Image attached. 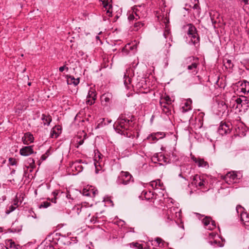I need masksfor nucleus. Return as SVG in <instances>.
<instances>
[{
  "mask_svg": "<svg viewBox=\"0 0 249 249\" xmlns=\"http://www.w3.org/2000/svg\"><path fill=\"white\" fill-rule=\"evenodd\" d=\"M134 116H131L130 119H128L125 117L123 115L120 116L116 122V128H115L116 131L121 135H125L124 131L129 129L130 127H133L132 122Z\"/></svg>",
  "mask_w": 249,
  "mask_h": 249,
  "instance_id": "f257e3e1",
  "label": "nucleus"
},
{
  "mask_svg": "<svg viewBox=\"0 0 249 249\" xmlns=\"http://www.w3.org/2000/svg\"><path fill=\"white\" fill-rule=\"evenodd\" d=\"M198 58H195L194 56L188 57L184 61V66H186L187 69L192 72L194 75L196 74L198 72Z\"/></svg>",
  "mask_w": 249,
  "mask_h": 249,
  "instance_id": "f03ea898",
  "label": "nucleus"
},
{
  "mask_svg": "<svg viewBox=\"0 0 249 249\" xmlns=\"http://www.w3.org/2000/svg\"><path fill=\"white\" fill-rule=\"evenodd\" d=\"M189 27L187 31L188 38L190 39L191 42L196 47L199 46V37L197 33L196 29L192 24H188Z\"/></svg>",
  "mask_w": 249,
  "mask_h": 249,
  "instance_id": "7ed1b4c3",
  "label": "nucleus"
},
{
  "mask_svg": "<svg viewBox=\"0 0 249 249\" xmlns=\"http://www.w3.org/2000/svg\"><path fill=\"white\" fill-rule=\"evenodd\" d=\"M134 182L133 176L128 172L121 171L116 180L118 185H126Z\"/></svg>",
  "mask_w": 249,
  "mask_h": 249,
  "instance_id": "20e7f679",
  "label": "nucleus"
},
{
  "mask_svg": "<svg viewBox=\"0 0 249 249\" xmlns=\"http://www.w3.org/2000/svg\"><path fill=\"white\" fill-rule=\"evenodd\" d=\"M231 125L230 123L221 122L218 131L222 135L228 134L231 132Z\"/></svg>",
  "mask_w": 249,
  "mask_h": 249,
  "instance_id": "39448f33",
  "label": "nucleus"
},
{
  "mask_svg": "<svg viewBox=\"0 0 249 249\" xmlns=\"http://www.w3.org/2000/svg\"><path fill=\"white\" fill-rule=\"evenodd\" d=\"M244 208L241 206H237L236 210L237 213H240V219L245 224L246 223L249 222V214L243 212Z\"/></svg>",
  "mask_w": 249,
  "mask_h": 249,
  "instance_id": "423d86ee",
  "label": "nucleus"
},
{
  "mask_svg": "<svg viewBox=\"0 0 249 249\" xmlns=\"http://www.w3.org/2000/svg\"><path fill=\"white\" fill-rule=\"evenodd\" d=\"M202 222L208 230H212L216 227L215 221L212 220L209 216L205 217L202 220Z\"/></svg>",
  "mask_w": 249,
  "mask_h": 249,
  "instance_id": "0eeeda50",
  "label": "nucleus"
},
{
  "mask_svg": "<svg viewBox=\"0 0 249 249\" xmlns=\"http://www.w3.org/2000/svg\"><path fill=\"white\" fill-rule=\"evenodd\" d=\"M193 160L197 164L199 167L209 168V165L207 161H205L203 159L200 158H196L194 156L192 157Z\"/></svg>",
  "mask_w": 249,
  "mask_h": 249,
  "instance_id": "6e6552de",
  "label": "nucleus"
},
{
  "mask_svg": "<svg viewBox=\"0 0 249 249\" xmlns=\"http://www.w3.org/2000/svg\"><path fill=\"white\" fill-rule=\"evenodd\" d=\"M112 99V95L109 92L104 93L101 96V103L105 106H107L110 104Z\"/></svg>",
  "mask_w": 249,
  "mask_h": 249,
  "instance_id": "1a4fd4ad",
  "label": "nucleus"
},
{
  "mask_svg": "<svg viewBox=\"0 0 249 249\" xmlns=\"http://www.w3.org/2000/svg\"><path fill=\"white\" fill-rule=\"evenodd\" d=\"M205 180L202 178L199 175H196L193 177L192 183L196 187H202L204 185Z\"/></svg>",
  "mask_w": 249,
  "mask_h": 249,
  "instance_id": "9d476101",
  "label": "nucleus"
},
{
  "mask_svg": "<svg viewBox=\"0 0 249 249\" xmlns=\"http://www.w3.org/2000/svg\"><path fill=\"white\" fill-rule=\"evenodd\" d=\"M240 173H237L235 172H230L227 173L224 177V179L226 181L228 182V179H231L232 181L240 179ZM231 181V180H230Z\"/></svg>",
  "mask_w": 249,
  "mask_h": 249,
  "instance_id": "9b49d317",
  "label": "nucleus"
},
{
  "mask_svg": "<svg viewBox=\"0 0 249 249\" xmlns=\"http://www.w3.org/2000/svg\"><path fill=\"white\" fill-rule=\"evenodd\" d=\"M19 153L21 155L28 156L34 153L33 146H26L20 149Z\"/></svg>",
  "mask_w": 249,
  "mask_h": 249,
  "instance_id": "f8f14e48",
  "label": "nucleus"
},
{
  "mask_svg": "<svg viewBox=\"0 0 249 249\" xmlns=\"http://www.w3.org/2000/svg\"><path fill=\"white\" fill-rule=\"evenodd\" d=\"M160 103L162 111L167 115H170L171 114V112L170 108V105H168L163 101H160Z\"/></svg>",
  "mask_w": 249,
  "mask_h": 249,
  "instance_id": "ddd939ff",
  "label": "nucleus"
},
{
  "mask_svg": "<svg viewBox=\"0 0 249 249\" xmlns=\"http://www.w3.org/2000/svg\"><path fill=\"white\" fill-rule=\"evenodd\" d=\"M60 133L61 128H59V126H55L52 129L50 133V137L52 138H56Z\"/></svg>",
  "mask_w": 249,
  "mask_h": 249,
  "instance_id": "4468645a",
  "label": "nucleus"
},
{
  "mask_svg": "<svg viewBox=\"0 0 249 249\" xmlns=\"http://www.w3.org/2000/svg\"><path fill=\"white\" fill-rule=\"evenodd\" d=\"M165 136V133L164 132H158L152 134L150 136V138L153 141H157L159 139L163 138Z\"/></svg>",
  "mask_w": 249,
  "mask_h": 249,
  "instance_id": "2eb2a0df",
  "label": "nucleus"
},
{
  "mask_svg": "<svg viewBox=\"0 0 249 249\" xmlns=\"http://www.w3.org/2000/svg\"><path fill=\"white\" fill-rule=\"evenodd\" d=\"M171 46V44L170 43H165L164 46L161 45L160 48H161V51L165 55L167 56V55L169 53L170 50L169 49Z\"/></svg>",
  "mask_w": 249,
  "mask_h": 249,
  "instance_id": "dca6fc26",
  "label": "nucleus"
},
{
  "mask_svg": "<svg viewBox=\"0 0 249 249\" xmlns=\"http://www.w3.org/2000/svg\"><path fill=\"white\" fill-rule=\"evenodd\" d=\"M180 171L183 173L184 176L186 177L190 175L191 172V168L189 165H183L180 166Z\"/></svg>",
  "mask_w": 249,
  "mask_h": 249,
  "instance_id": "f3484780",
  "label": "nucleus"
},
{
  "mask_svg": "<svg viewBox=\"0 0 249 249\" xmlns=\"http://www.w3.org/2000/svg\"><path fill=\"white\" fill-rule=\"evenodd\" d=\"M191 103L192 100L190 99H188L187 102L185 103L184 106L182 107V112L185 113L191 110Z\"/></svg>",
  "mask_w": 249,
  "mask_h": 249,
  "instance_id": "a211bd4d",
  "label": "nucleus"
},
{
  "mask_svg": "<svg viewBox=\"0 0 249 249\" xmlns=\"http://www.w3.org/2000/svg\"><path fill=\"white\" fill-rule=\"evenodd\" d=\"M130 70H126V72L124 73V83L125 86H127L131 83V78L129 76L128 72Z\"/></svg>",
  "mask_w": 249,
  "mask_h": 249,
  "instance_id": "6ab92c4d",
  "label": "nucleus"
},
{
  "mask_svg": "<svg viewBox=\"0 0 249 249\" xmlns=\"http://www.w3.org/2000/svg\"><path fill=\"white\" fill-rule=\"evenodd\" d=\"M41 119L44 125H49L52 121V118L50 115L43 114Z\"/></svg>",
  "mask_w": 249,
  "mask_h": 249,
  "instance_id": "aec40b11",
  "label": "nucleus"
},
{
  "mask_svg": "<svg viewBox=\"0 0 249 249\" xmlns=\"http://www.w3.org/2000/svg\"><path fill=\"white\" fill-rule=\"evenodd\" d=\"M79 83V78H74L73 76H70L68 79V84H73L74 86H77Z\"/></svg>",
  "mask_w": 249,
  "mask_h": 249,
  "instance_id": "412c9836",
  "label": "nucleus"
},
{
  "mask_svg": "<svg viewBox=\"0 0 249 249\" xmlns=\"http://www.w3.org/2000/svg\"><path fill=\"white\" fill-rule=\"evenodd\" d=\"M96 94L95 90L94 89L91 88L89 91L87 98L89 99H92L93 101H95L96 99Z\"/></svg>",
  "mask_w": 249,
  "mask_h": 249,
  "instance_id": "4be33fe9",
  "label": "nucleus"
},
{
  "mask_svg": "<svg viewBox=\"0 0 249 249\" xmlns=\"http://www.w3.org/2000/svg\"><path fill=\"white\" fill-rule=\"evenodd\" d=\"M144 25V23L142 22V21H136L134 23V28L133 29L135 31H138L139 29H140L141 27H143Z\"/></svg>",
  "mask_w": 249,
  "mask_h": 249,
  "instance_id": "5701e85b",
  "label": "nucleus"
},
{
  "mask_svg": "<svg viewBox=\"0 0 249 249\" xmlns=\"http://www.w3.org/2000/svg\"><path fill=\"white\" fill-rule=\"evenodd\" d=\"M83 208H84L81 205L75 206L72 209V211L73 213L78 215L82 212Z\"/></svg>",
  "mask_w": 249,
  "mask_h": 249,
  "instance_id": "b1692460",
  "label": "nucleus"
},
{
  "mask_svg": "<svg viewBox=\"0 0 249 249\" xmlns=\"http://www.w3.org/2000/svg\"><path fill=\"white\" fill-rule=\"evenodd\" d=\"M17 203L15 202L14 205H12L10 206L9 207L8 209H7L5 213L6 214H9L10 213L14 211L17 208Z\"/></svg>",
  "mask_w": 249,
  "mask_h": 249,
  "instance_id": "393cba45",
  "label": "nucleus"
},
{
  "mask_svg": "<svg viewBox=\"0 0 249 249\" xmlns=\"http://www.w3.org/2000/svg\"><path fill=\"white\" fill-rule=\"evenodd\" d=\"M132 49V47L130 46V44H127L122 49V53L124 54H127L128 53V50Z\"/></svg>",
  "mask_w": 249,
  "mask_h": 249,
  "instance_id": "a878e982",
  "label": "nucleus"
},
{
  "mask_svg": "<svg viewBox=\"0 0 249 249\" xmlns=\"http://www.w3.org/2000/svg\"><path fill=\"white\" fill-rule=\"evenodd\" d=\"M209 243L214 247H222V244L220 241H217L216 240L211 241L209 242Z\"/></svg>",
  "mask_w": 249,
  "mask_h": 249,
  "instance_id": "bb28decb",
  "label": "nucleus"
},
{
  "mask_svg": "<svg viewBox=\"0 0 249 249\" xmlns=\"http://www.w3.org/2000/svg\"><path fill=\"white\" fill-rule=\"evenodd\" d=\"M224 66L226 68H232L233 66V64L232 63L231 61L229 59L226 60V61H224Z\"/></svg>",
  "mask_w": 249,
  "mask_h": 249,
  "instance_id": "cd10ccee",
  "label": "nucleus"
},
{
  "mask_svg": "<svg viewBox=\"0 0 249 249\" xmlns=\"http://www.w3.org/2000/svg\"><path fill=\"white\" fill-rule=\"evenodd\" d=\"M27 139V141L33 142L34 140L33 136L30 133H27L25 135V141Z\"/></svg>",
  "mask_w": 249,
  "mask_h": 249,
  "instance_id": "c85d7f7f",
  "label": "nucleus"
},
{
  "mask_svg": "<svg viewBox=\"0 0 249 249\" xmlns=\"http://www.w3.org/2000/svg\"><path fill=\"white\" fill-rule=\"evenodd\" d=\"M245 88H242L241 89L242 91L244 92L245 94L249 95V83H248L247 84L246 83H245Z\"/></svg>",
  "mask_w": 249,
  "mask_h": 249,
  "instance_id": "c756f323",
  "label": "nucleus"
},
{
  "mask_svg": "<svg viewBox=\"0 0 249 249\" xmlns=\"http://www.w3.org/2000/svg\"><path fill=\"white\" fill-rule=\"evenodd\" d=\"M160 101H163L168 105H170L172 101L171 98L169 96H166L163 98L161 99Z\"/></svg>",
  "mask_w": 249,
  "mask_h": 249,
  "instance_id": "7c9ffc66",
  "label": "nucleus"
},
{
  "mask_svg": "<svg viewBox=\"0 0 249 249\" xmlns=\"http://www.w3.org/2000/svg\"><path fill=\"white\" fill-rule=\"evenodd\" d=\"M27 164H29V166L31 168H33L35 166V160L33 159L29 158L27 160Z\"/></svg>",
  "mask_w": 249,
  "mask_h": 249,
  "instance_id": "2f4dec72",
  "label": "nucleus"
},
{
  "mask_svg": "<svg viewBox=\"0 0 249 249\" xmlns=\"http://www.w3.org/2000/svg\"><path fill=\"white\" fill-rule=\"evenodd\" d=\"M68 62H69V61L68 62H65V65L64 66H63L60 67L59 68V71L60 72H63L64 71V70H66L67 71H68L69 68L67 67V65H68Z\"/></svg>",
  "mask_w": 249,
  "mask_h": 249,
  "instance_id": "473e14b6",
  "label": "nucleus"
},
{
  "mask_svg": "<svg viewBox=\"0 0 249 249\" xmlns=\"http://www.w3.org/2000/svg\"><path fill=\"white\" fill-rule=\"evenodd\" d=\"M50 206V203L47 201H44L41 203L40 206V208H47Z\"/></svg>",
  "mask_w": 249,
  "mask_h": 249,
  "instance_id": "72a5a7b5",
  "label": "nucleus"
},
{
  "mask_svg": "<svg viewBox=\"0 0 249 249\" xmlns=\"http://www.w3.org/2000/svg\"><path fill=\"white\" fill-rule=\"evenodd\" d=\"M58 192L56 191H54L53 192V198L52 199L51 201L52 202H53L54 203H56V196L58 195Z\"/></svg>",
  "mask_w": 249,
  "mask_h": 249,
  "instance_id": "f704fd0d",
  "label": "nucleus"
},
{
  "mask_svg": "<svg viewBox=\"0 0 249 249\" xmlns=\"http://www.w3.org/2000/svg\"><path fill=\"white\" fill-rule=\"evenodd\" d=\"M244 98L245 99L243 100L242 106H243V105L247 104V107H249V102L247 101L249 99V97H244Z\"/></svg>",
  "mask_w": 249,
  "mask_h": 249,
  "instance_id": "c9c22d12",
  "label": "nucleus"
},
{
  "mask_svg": "<svg viewBox=\"0 0 249 249\" xmlns=\"http://www.w3.org/2000/svg\"><path fill=\"white\" fill-rule=\"evenodd\" d=\"M128 19L130 20H134V19H135V21L137 20V18L135 16L134 13H132L131 15L129 16Z\"/></svg>",
  "mask_w": 249,
  "mask_h": 249,
  "instance_id": "e433bc0d",
  "label": "nucleus"
},
{
  "mask_svg": "<svg viewBox=\"0 0 249 249\" xmlns=\"http://www.w3.org/2000/svg\"><path fill=\"white\" fill-rule=\"evenodd\" d=\"M9 161L10 164L12 165H16V162H17L16 160L15 159L11 158H9Z\"/></svg>",
  "mask_w": 249,
  "mask_h": 249,
  "instance_id": "4c0bfd02",
  "label": "nucleus"
},
{
  "mask_svg": "<svg viewBox=\"0 0 249 249\" xmlns=\"http://www.w3.org/2000/svg\"><path fill=\"white\" fill-rule=\"evenodd\" d=\"M150 185L154 189L158 188L157 183H156V180L151 181L150 182Z\"/></svg>",
  "mask_w": 249,
  "mask_h": 249,
  "instance_id": "58836bf2",
  "label": "nucleus"
},
{
  "mask_svg": "<svg viewBox=\"0 0 249 249\" xmlns=\"http://www.w3.org/2000/svg\"><path fill=\"white\" fill-rule=\"evenodd\" d=\"M135 16L137 18V20L141 18V15L140 14L139 11L136 9V11L134 13Z\"/></svg>",
  "mask_w": 249,
  "mask_h": 249,
  "instance_id": "ea45409f",
  "label": "nucleus"
},
{
  "mask_svg": "<svg viewBox=\"0 0 249 249\" xmlns=\"http://www.w3.org/2000/svg\"><path fill=\"white\" fill-rule=\"evenodd\" d=\"M142 194L144 195V197H145L146 199H149L150 198V197L147 198L146 196H150V195H153V194H152L150 191L148 193H147L146 192L143 191L142 192Z\"/></svg>",
  "mask_w": 249,
  "mask_h": 249,
  "instance_id": "a19ab883",
  "label": "nucleus"
},
{
  "mask_svg": "<svg viewBox=\"0 0 249 249\" xmlns=\"http://www.w3.org/2000/svg\"><path fill=\"white\" fill-rule=\"evenodd\" d=\"M156 183H157V186L160 187L161 189H163L162 188V186H163V183L161 182L160 180L157 179L156 180Z\"/></svg>",
  "mask_w": 249,
  "mask_h": 249,
  "instance_id": "79ce46f5",
  "label": "nucleus"
},
{
  "mask_svg": "<svg viewBox=\"0 0 249 249\" xmlns=\"http://www.w3.org/2000/svg\"><path fill=\"white\" fill-rule=\"evenodd\" d=\"M155 241L157 242V243L158 244L159 246L160 247V244L162 243L163 242V240L161 238L158 237L156 239Z\"/></svg>",
  "mask_w": 249,
  "mask_h": 249,
  "instance_id": "37998d69",
  "label": "nucleus"
},
{
  "mask_svg": "<svg viewBox=\"0 0 249 249\" xmlns=\"http://www.w3.org/2000/svg\"><path fill=\"white\" fill-rule=\"evenodd\" d=\"M170 33L169 30L168 29H166L164 31V32L163 33V36L165 38L167 37V36L169 35Z\"/></svg>",
  "mask_w": 249,
  "mask_h": 249,
  "instance_id": "c03bdc74",
  "label": "nucleus"
},
{
  "mask_svg": "<svg viewBox=\"0 0 249 249\" xmlns=\"http://www.w3.org/2000/svg\"><path fill=\"white\" fill-rule=\"evenodd\" d=\"M94 102H95V101H93L92 99H89L87 101V104L90 105L93 104L94 103Z\"/></svg>",
  "mask_w": 249,
  "mask_h": 249,
  "instance_id": "a18cd8bd",
  "label": "nucleus"
},
{
  "mask_svg": "<svg viewBox=\"0 0 249 249\" xmlns=\"http://www.w3.org/2000/svg\"><path fill=\"white\" fill-rule=\"evenodd\" d=\"M13 246H14V248H15V249H18V246H19L18 245H17H17H15V243H14V242H13V243H11V247H11V249H12V248H13Z\"/></svg>",
  "mask_w": 249,
  "mask_h": 249,
  "instance_id": "49530a36",
  "label": "nucleus"
},
{
  "mask_svg": "<svg viewBox=\"0 0 249 249\" xmlns=\"http://www.w3.org/2000/svg\"><path fill=\"white\" fill-rule=\"evenodd\" d=\"M236 101L238 104H242L243 100H242L241 98H238L236 100Z\"/></svg>",
  "mask_w": 249,
  "mask_h": 249,
  "instance_id": "de8ad7c7",
  "label": "nucleus"
},
{
  "mask_svg": "<svg viewBox=\"0 0 249 249\" xmlns=\"http://www.w3.org/2000/svg\"><path fill=\"white\" fill-rule=\"evenodd\" d=\"M48 157V155H46L45 154H43L42 156H41V159L43 160H44L46 159V158H47Z\"/></svg>",
  "mask_w": 249,
  "mask_h": 249,
  "instance_id": "09e8293b",
  "label": "nucleus"
},
{
  "mask_svg": "<svg viewBox=\"0 0 249 249\" xmlns=\"http://www.w3.org/2000/svg\"><path fill=\"white\" fill-rule=\"evenodd\" d=\"M178 176L186 179V177L184 176L182 172H181L178 175Z\"/></svg>",
  "mask_w": 249,
  "mask_h": 249,
  "instance_id": "8fccbe9b",
  "label": "nucleus"
},
{
  "mask_svg": "<svg viewBox=\"0 0 249 249\" xmlns=\"http://www.w3.org/2000/svg\"><path fill=\"white\" fill-rule=\"evenodd\" d=\"M198 7V5L196 4H194L193 6L194 9H197Z\"/></svg>",
  "mask_w": 249,
  "mask_h": 249,
  "instance_id": "3c124183",
  "label": "nucleus"
},
{
  "mask_svg": "<svg viewBox=\"0 0 249 249\" xmlns=\"http://www.w3.org/2000/svg\"><path fill=\"white\" fill-rule=\"evenodd\" d=\"M243 1L246 5H247L249 4V0H243Z\"/></svg>",
  "mask_w": 249,
  "mask_h": 249,
  "instance_id": "603ef678",
  "label": "nucleus"
},
{
  "mask_svg": "<svg viewBox=\"0 0 249 249\" xmlns=\"http://www.w3.org/2000/svg\"><path fill=\"white\" fill-rule=\"evenodd\" d=\"M84 142V140H80L79 142H78V143L79 145H82L83 144Z\"/></svg>",
  "mask_w": 249,
  "mask_h": 249,
  "instance_id": "864d4df0",
  "label": "nucleus"
},
{
  "mask_svg": "<svg viewBox=\"0 0 249 249\" xmlns=\"http://www.w3.org/2000/svg\"><path fill=\"white\" fill-rule=\"evenodd\" d=\"M45 154H46V155H48V156L50 154V152L49 150H48L47 151V152L45 153Z\"/></svg>",
  "mask_w": 249,
  "mask_h": 249,
  "instance_id": "5fc2aeb1",
  "label": "nucleus"
},
{
  "mask_svg": "<svg viewBox=\"0 0 249 249\" xmlns=\"http://www.w3.org/2000/svg\"><path fill=\"white\" fill-rule=\"evenodd\" d=\"M15 170H13L12 172H11V174H15Z\"/></svg>",
  "mask_w": 249,
  "mask_h": 249,
  "instance_id": "6e6d98bb",
  "label": "nucleus"
},
{
  "mask_svg": "<svg viewBox=\"0 0 249 249\" xmlns=\"http://www.w3.org/2000/svg\"><path fill=\"white\" fill-rule=\"evenodd\" d=\"M84 193L85 194V196H89V194L88 193L86 194L85 192H84Z\"/></svg>",
  "mask_w": 249,
  "mask_h": 249,
  "instance_id": "4d7b16f0",
  "label": "nucleus"
},
{
  "mask_svg": "<svg viewBox=\"0 0 249 249\" xmlns=\"http://www.w3.org/2000/svg\"><path fill=\"white\" fill-rule=\"evenodd\" d=\"M70 195L68 194V195H67V197L68 198H69V197H70Z\"/></svg>",
  "mask_w": 249,
  "mask_h": 249,
  "instance_id": "13d9d810",
  "label": "nucleus"
},
{
  "mask_svg": "<svg viewBox=\"0 0 249 249\" xmlns=\"http://www.w3.org/2000/svg\"><path fill=\"white\" fill-rule=\"evenodd\" d=\"M96 38L97 39H99V36H96Z\"/></svg>",
  "mask_w": 249,
  "mask_h": 249,
  "instance_id": "bf43d9fd",
  "label": "nucleus"
},
{
  "mask_svg": "<svg viewBox=\"0 0 249 249\" xmlns=\"http://www.w3.org/2000/svg\"><path fill=\"white\" fill-rule=\"evenodd\" d=\"M107 13L110 14V13H109V10H108L107 11ZM108 16H110V14H109V15H108Z\"/></svg>",
  "mask_w": 249,
  "mask_h": 249,
  "instance_id": "052dcab7",
  "label": "nucleus"
},
{
  "mask_svg": "<svg viewBox=\"0 0 249 249\" xmlns=\"http://www.w3.org/2000/svg\"><path fill=\"white\" fill-rule=\"evenodd\" d=\"M2 231V229L1 228H0V232H1Z\"/></svg>",
  "mask_w": 249,
  "mask_h": 249,
  "instance_id": "680f3d73",
  "label": "nucleus"
},
{
  "mask_svg": "<svg viewBox=\"0 0 249 249\" xmlns=\"http://www.w3.org/2000/svg\"><path fill=\"white\" fill-rule=\"evenodd\" d=\"M106 6H107V4H106V5H104V7H106Z\"/></svg>",
  "mask_w": 249,
  "mask_h": 249,
  "instance_id": "e2e57ef3",
  "label": "nucleus"
},
{
  "mask_svg": "<svg viewBox=\"0 0 249 249\" xmlns=\"http://www.w3.org/2000/svg\"><path fill=\"white\" fill-rule=\"evenodd\" d=\"M28 85H29V86H30V85H31V83H29L28 84Z\"/></svg>",
  "mask_w": 249,
  "mask_h": 249,
  "instance_id": "0e129e2a",
  "label": "nucleus"
},
{
  "mask_svg": "<svg viewBox=\"0 0 249 249\" xmlns=\"http://www.w3.org/2000/svg\"><path fill=\"white\" fill-rule=\"evenodd\" d=\"M248 249H249V248H248Z\"/></svg>",
  "mask_w": 249,
  "mask_h": 249,
  "instance_id": "69168bd1",
  "label": "nucleus"
}]
</instances>
